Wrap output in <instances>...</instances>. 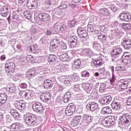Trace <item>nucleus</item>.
Returning <instances> with one entry per match:
<instances>
[{"mask_svg":"<svg viewBox=\"0 0 131 131\" xmlns=\"http://www.w3.org/2000/svg\"><path fill=\"white\" fill-rule=\"evenodd\" d=\"M80 86H81V85H80L79 84H74V91H75V92H80L81 90L80 89Z\"/></svg>","mask_w":131,"mask_h":131,"instance_id":"6e6d98bb","label":"nucleus"},{"mask_svg":"<svg viewBox=\"0 0 131 131\" xmlns=\"http://www.w3.org/2000/svg\"><path fill=\"white\" fill-rule=\"evenodd\" d=\"M85 55L87 57L91 58V57H93V56L95 55V53L93 52V51L91 50V49H87L85 50Z\"/></svg>","mask_w":131,"mask_h":131,"instance_id":"c9c22d12","label":"nucleus"},{"mask_svg":"<svg viewBox=\"0 0 131 131\" xmlns=\"http://www.w3.org/2000/svg\"><path fill=\"white\" fill-rule=\"evenodd\" d=\"M127 105L128 106L131 105V96H129L127 99Z\"/></svg>","mask_w":131,"mask_h":131,"instance_id":"774afa93","label":"nucleus"},{"mask_svg":"<svg viewBox=\"0 0 131 131\" xmlns=\"http://www.w3.org/2000/svg\"><path fill=\"white\" fill-rule=\"evenodd\" d=\"M23 95H24V98H25L26 100H29V99L32 98V92L31 91L24 92Z\"/></svg>","mask_w":131,"mask_h":131,"instance_id":"c85d7f7f","label":"nucleus"},{"mask_svg":"<svg viewBox=\"0 0 131 131\" xmlns=\"http://www.w3.org/2000/svg\"><path fill=\"white\" fill-rule=\"evenodd\" d=\"M90 75H91V71L90 70H84L81 72L82 77L88 78V77H90Z\"/></svg>","mask_w":131,"mask_h":131,"instance_id":"58836bf2","label":"nucleus"},{"mask_svg":"<svg viewBox=\"0 0 131 131\" xmlns=\"http://www.w3.org/2000/svg\"><path fill=\"white\" fill-rule=\"evenodd\" d=\"M78 36L81 38H85L88 36V33H78Z\"/></svg>","mask_w":131,"mask_h":131,"instance_id":"e2e57ef3","label":"nucleus"},{"mask_svg":"<svg viewBox=\"0 0 131 131\" xmlns=\"http://www.w3.org/2000/svg\"><path fill=\"white\" fill-rule=\"evenodd\" d=\"M121 45L125 50H129L131 48V40L130 39H124Z\"/></svg>","mask_w":131,"mask_h":131,"instance_id":"dca6fc26","label":"nucleus"},{"mask_svg":"<svg viewBox=\"0 0 131 131\" xmlns=\"http://www.w3.org/2000/svg\"><path fill=\"white\" fill-rule=\"evenodd\" d=\"M92 128H93V129H95V130L101 129L102 127H101V124H100L99 123L94 124L92 126Z\"/></svg>","mask_w":131,"mask_h":131,"instance_id":"37998d69","label":"nucleus"},{"mask_svg":"<svg viewBox=\"0 0 131 131\" xmlns=\"http://www.w3.org/2000/svg\"><path fill=\"white\" fill-rule=\"evenodd\" d=\"M15 67H16L15 63L12 61H8L5 63V71L8 75H13L14 74Z\"/></svg>","mask_w":131,"mask_h":131,"instance_id":"39448f33","label":"nucleus"},{"mask_svg":"<svg viewBox=\"0 0 131 131\" xmlns=\"http://www.w3.org/2000/svg\"><path fill=\"white\" fill-rule=\"evenodd\" d=\"M111 107L114 111H119V110L121 109V104L113 101L111 104Z\"/></svg>","mask_w":131,"mask_h":131,"instance_id":"a878e982","label":"nucleus"},{"mask_svg":"<svg viewBox=\"0 0 131 131\" xmlns=\"http://www.w3.org/2000/svg\"><path fill=\"white\" fill-rule=\"evenodd\" d=\"M1 11H2V14H4V16H6L9 9H8V7L3 6L1 8Z\"/></svg>","mask_w":131,"mask_h":131,"instance_id":"a18cd8bd","label":"nucleus"},{"mask_svg":"<svg viewBox=\"0 0 131 131\" xmlns=\"http://www.w3.org/2000/svg\"><path fill=\"white\" fill-rule=\"evenodd\" d=\"M56 41H58L56 43H54L52 45V49L54 52H56V50H58V46L60 45V42H59V39H55Z\"/></svg>","mask_w":131,"mask_h":131,"instance_id":"a19ab883","label":"nucleus"},{"mask_svg":"<svg viewBox=\"0 0 131 131\" xmlns=\"http://www.w3.org/2000/svg\"><path fill=\"white\" fill-rule=\"evenodd\" d=\"M74 66L75 68L78 69V68H80V66H81V60L79 59H77L74 60Z\"/></svg>","mask_w":131,"mask_h":131,"instance_id":"4c0bfd02","label":"nucleus"},{"mask_svg":"<svg viewBox=\"0 0 131 131\" xmlns=\"http://www.w3.org/2000/svg\"><path fill=\"white\" fill-rule=\"evenodd\" d=\"M99 107V104L95 102H89L86 105L87 110L95 111Z\"/></svg>","mask_w":131,"mask_h":131,"instance_id":"f8f14e48","label":"nucleus"},{"mask_svg":"<svg viewBox=\"0 0 131 131\" xmlns=\"http://www.w3.org/2000/svg\"><path fill=\"white\" fill-rule=\"evenodd\" d=\"M76 108V106H75V105L73 103L70 104L66 108V109L64 110V111H63V113H65L66 115H68V116H70L73 114L74 112H75V108Z\"/></svg>","mask_w":131,"mask_h":131,"instance_id":"1a4fd4ad","label":"nucleus"},{"mask_svg":"<svg viewBox=\"0 0 131 131\" xmlns=\"http://www.w3.org/2000/svg\"><path fill=\"white\" fill-rule=\"evenodd\" d=\"M71 100V92H68L63 96L62 101L64 103H68Z\"/></svg>","mask_w":131,"mask_h":131,"instance_id":"b1692460","label":"nucleus"},{"mask_svg":"<svg viewBox=\"0 0 131 131\" xmlns=\"http://www.w3.org/2000/svg\"><path fill=\"white\" fill-rule=\"evenodd\" d=\"M26 122L28 125H35L37 124V116L33 114H29L27 115Z\"/></svg>","mask_w":131,"mask_h":131,"instance_id":"20e7f679","label":"nucleus"},{"mask_svg":"<svg viewBox=\"0 0 131 131\" xmlns=\"http://www.w3.org/2000/svg\"><path fill=\"white\" fill-rule=\"evenodd\" d=\"M80 120H81V116L78 115L73 117L72 121H71V125L73 127L75 126H77L78 124H79V122H80Z\"/></svg>","mask_w":131,"mask_h":131,"instance_id":"4468645a","label":"nucleus"},{"mask_svg":"<svg viewBox=\"0 0 131 131\" xmlns=\"http://www.w3.org/2000/svg\"><path fill=\"white\" fill-rule=\"evenodd\" d=\"M24 15L27 19H30L31 18V13H30V11H29L24 12Z\"/></svg>","mask_w":131,"mask_h":131,"instance_id":"3c124183","label":"nucleus"},{"mask_svg":"<svg viewBox=\"0 0 131 131\" xmlns=\"http://www.w3.org/2000/svg\"><path fill=\"white\" fill-rule=\"evenodd\" d=\"M93 63L95 67L99 68L101 67V66H102V65L103 64V59H99L94 60Z\"/></svg>","mask_w":131,"mask_h":131,"instance_id":"cd10ccee","label":"nucleus"},{"mask_svg":"<svg viewBox=\"0 0 131 131\" xmlns=\"http://www.w3.org/2000/svg\"><path fill=\"white\" fill-rule=\"evenodd\" d=\"M93 48L94 50L97 51V52H101L103 49L102 45L98 42H94L93 45Z\"/></svg>","mask_w":131,"mask_h":131,"instance_id":"bb28decb","label":"nucleus"},{"mask_svg":"<svg viewBox=\"0 0 131 131\" xmlns=\"http://www.w3.org/2000/svg\"><path fill=\"white\" fill-rule=\"evenodd\" d=\"M6 91L10 93V94H15L16 91H17V88L15 85H12V86H8Z\"/></svg>","mask_w":131,"mask_h":131,"instance_id":"473e14b6","label":"nucleus"},{"mask_svg":"<svg viewBox=\"0 0 131 131\" xmlns=\"http://www.w3.org/2000/svg\"><path fill=\"white\" fill-rule=\"evenodd\" d=\"M123 28L124 30H130L131 29V25L129 24H123Z\"/></svg>","mask_w":131,"mask_h":131,"instance_id":"09e8293b","label":"nucleus"},{"mask_svg":"<svg viewBox=\"0 0 131 131\" xmlns=\"http://www.w3.org/2000/svg\"><path fill=\"white\" fill-rule=\"evenodd\" d=\"M27 7L29 10H33L37 8V2L36 1L28 0Z\"/></svg>","mask_w":131,"mask_h":131,"instance_id":"2eb2a0df","label":"nucleus"},{"mask_svg":"<svg viewBox=\"0 0 131 131\" xmlns=\"http://www.w3.org/2000/svg\"><path fill=\"white\" fill-rule=\"evenodd\" d=\"M64 83L67 86L73 84L72 83V80H71V78L69 77V78H67V79L64 81Z\"/></svg>","mask_w":131,"mask_h":131,"instance_id":"79ce46f5","label":"nucleus"},{"mask_svg":"<svg viewBox=\"0 0 131 131\" xmlns=\"http://www.w3.org/2000/svg\"><path fill=\"white\" fill-rule=\"evenodd\" d=\"M86 31L83 28L79 27L77 29V33H85Z\"/></svg>","mask_w":131,"mask_h":131,"instance_id":"680f3d73","label":"nucleus"},{"mask_svg":"<svg viewBox=\"0 0 131 131\" xmlns=\"http://www.w3.org/2000/svg\"><path fill=\"white\" fill-rule=\"evenodd\" d=\"M11 131H19L21 129V124L19 122L13 123L10 126Z\"/></svg>","mask_w":131,"mask_h":131,"instance_id":"412c9836","label":"nucleus"},{"mask_svg":"<svg viewBox=\"0 0 131 131\" xmlns=\"http://www.w3.org/2000/svg\"><path fill=\"white\" fill-rule=\"evenodd\" d=\"M124 64L126 66H127V67H129L131 68V60H130L127 62L125 61V63Z\"/></svg>","mask_w":131,"mask_h":131,"instance_id":"338daca9","label":"nucleus"},{"mask_svg":"<svg viewBox=\"0 0 131 131\" xmlns=\"http://www.w3.org/2000/svg\"><path fill=\"white\" fill-rule=\"evenodd\" d=\"M37 79L39 82H40L41 84H44L45 81H46V79L44 77H38Z\"/></svg>","mask_w":131,"mask_h":131,"instance_id":"5fc2aeb1","label":"nucleus"},{"mask_svg":"<svg viewBox=\"0 0 131 131\" xmlns=\"http://www.w3.org/2000/svg\"><path fill=\"white\" fill-rule=\"evenodd\" d=\"M72 54H75L76 55H80L82 53V49L73 50H72Z\"/></svg>","mask_w":131,"mask_h":131,"instance_id":"c03bdc74","label":"nucleus"},{"mask_svg":"<svg viewBox=\"0 0 131 131\" xmlns=\"http://www.w3.org/2000/svg\"><path fill=\"white\" fill-rule=\"evenodd\" d=\"M95 26H96V25L93 21H89L88 25V27L89 28H90V29H94L95 28Z\"/></svg>","mask_w":131,"mask_h":131,"instance_id":"864d4df0","label":"nucleus"},{"mask_svg":"<svg viewBox=\"0 0 131 131\" xmlns=\"http://www.w3.org/2000/svg\"><path fill=\"white\" fill-rule=\"evenodd\" d=\"M59 59L61 61H68L69 59L68 53H62L61 55H59Z\"/></svg>","mask_w":131,"mask_h":131,"instance_id":"e433bc0d","label":"nucleus"},{"mask_svg":"<svg viewBox=\"0 0 131 131\" xmlns=\"http://www.w3.org/2000/svg\"><path fill=\"white\" fill-rule=\"evenodd\" d=\"M44 88L45 89H47V90H51L53 86L54 85V83H53V81L51 80H46L44 82Z\"/></svg>","mask_w":131,"mask_h":131,"instance_id":"5701e85b","label":"nucleus"},{"mask_svg":"<svg viewBox=\"0 0 131 131\" xmlns=\"http://www.w3.org/2000/svg\"><path fill=\"white\" fill-rule=\"evenodd\" d=\"M99 13L101 15L103 16H110V12L107 8L100 9L99 10Z\"/></svg>","mask_w":131,"mask_h":131,"instance_id":"7c9ffc66","label":"nucleus"},{"mask_svg":"<svg viewBox=\"0 0 131 131\" xmlns=\"http://www.w3.org/2000/svg\"><path fill=\"white\" fill-rule=\"evenodd\" d=\"M75 25H76V21H75V20H72L69 22V26L71 27V28L75 27Z\"/></svg>","mask_w":131,"mask_h":131,"instance_id":"8fccbe9b","label":"nucleus"},{"mask_svg":"<svg viewBox=\"0 0 131 131\" xmlns=\"http://www.w3.org/2000/svg\"><path fill=\"white\" fill-rule=\"evenodd\" d=\"M117 85L118 86L119 92H123L124 90L127 89V86H128V81L124 80L117 81Z\"/></svg>","mask_w":131,"mask_h":131,"instance_id":"423d86ee","label":"nucleus"},{"mask_svg":"<svg viewBox=\"0 0 131 131\" xmlns=\"http://www.w3.org/2000/svg\"><path fill=\"white\" fill-rule=\"evenodd\" d=\"M69 77L71 78L73 84H74V82H77V81H79V80H80V78H79V77L75 75H70L69 76Z\"/></svg>","mask_w":131,"mask_h":131,"instance_id":"f704fd0d","label":"nucleus"},{"mask_svg":"<svg viewBox=\"0 0 131 131\" xmlns=\"http://www.w3.org/2000/svg\"><path fill=\"white\" fill-rule=\"evenodd\" d=\"M111 84H114L115 81H116V78H115V75H112V77L110 79Z\"/></svg>","mask_w":131,"mask_h":131,"instance_id":"052dcab7","label":"nucleus"},{"mask_svg":"<svg viewBox=\"0 0 131 131\" xmlns=\"http://www.w3.org/2000/svg\"><path fill=\"white\" fill-rule=\"evenodd\" d=\"M111 10H112L113 12H116V11H117L118 9L117 8V7H116V6H115V5H112L111 7Z\"/></svg>","mask_w":131,"mask_h":131,"instance_id":"0e129e2a","label":"nucleus"},{"mask_svg":"<svg viewBox=\"0 0 131 131\" xmlns=\"http://www.w3.org/2000/svg\"><path fill=\"white\" fill-rule=\"evenodd\" d=\"M41 19L44 22H47V21H49L50 20L51 16H50V14L47 13H42L40 14Z\"/></svg>","mask_w":131,"mask_h":131,"instance_id":"c756f323","label":"nucleus"},{"mask_svg":"<svg viewBox=\"0 0 131 131\" xmlns=\"http://www.w3.org/2000/svg\"><path fill=\"white\" fill-rule=\"evenodd\" d=\"M68 45L71 49H74V48H76L78 47L79 44L77 42V37L76 36H73L68 39Z\"/></svg>","mask_w":131,"mask_h":131,"instance_id":"6e6552de","label":"nucleus"},{"mask_svg":"<svg viewBox=\"0 0 131 131\" xmlns=\"http://www.w3.org/2000/svg\"><path fill=\"white\" fill-rule=\"evenodd\" d=\"M26 59L27 62H33V56L32 55H27Z\"/></svg>","mask_w":131,"mask_h":131,"instance_id":"4d7b16f0","label":"nucleus"},{"mask_svg":"<svg viewBox=\"0 0 131 131\" xmlns=\"http://www.w3.org/2000/svg\"><path fill=\"white\" fill-rule=\"evenodd\" d=\"M116 120H117V116H110L104 119L102 124L104 127L109 128V127H111V125H114Z\"/></svg>","mask_w":131,"mask_h":131,"instance_id":"f03ea898","label":"nucleus"},{"mask_svg":"<svg viewBox=\"0 0 131 131\" xmlns=\"http://www.w3.org/2000/svg\"><path fill=\"white\" fill-rule=\"evenodd\" d=\"M8 100V96L5 93H0V107H3L4 104H6Z\"/></svg>","mask_w":131,"mask_h":131,"instance_id":"aec40b11","label":"nucleus"},{"mask_svg":"<svg viewBox=\"0 0 131 131\" xmlns=\"http://www.w3.org/2000/svg\"><path fill=\"white\" fill-rule=\"evenodd\" d=\"M120 19L122 21H125L126 22H129L130 21V15L125 13L124 12H122L120 14Z\"/></svg>","mask_w":131,"mask_h":131,"instance_id":"a211bd4d","label":"nucleus"},{"mask_svg":"<svg viewBox=\"0 0 131 131\" xmlns=\"http://www.w3.org/2000/svg\"><path fill=\"white\" fill-rule=\"evenodd\" d=\"M122 48H121L119 46L114 47L111 53L112 57V61H113V62H116L118 61L117 58L122 54Z\"/></svg>","mask_w":131,"mask_h":131,"instance_id":"7ed1b4c3","label":"nucleus"},{"mask_svg":"<svg viewBox=\"0 0 131 131\" xmlns=\"http://www.w3.org/2000/svg\"><path fill=\"white\" fill-rule=\"evenodd\" d=\"M123 60H122V62L124 64L126 62H128V61L130 60V56H125V57H123Z\"/></svg>","mask_w":131,"mask_h":131,"instance_id":"13d9d810","label":"nucleus"},{"mask_svg":"<svg viewBox=\"0 0 131 131\" xmlns=\"http://www.w3.org/2000/svg\"><path fill=\"white\" fill-rule=\"evenodd\" d=\"M119 125L121 127H127L130 122L131 115L128 113L124 114L119 116Z\"/></svg>","mask_w":131,"mask_h":131,"instance_id":"f257e3e1","label":"nucleus"},{"mask_svg":"<svg viewBox=\"0 0 131 131\" xmlns=\"http://www.w3.org/2000/svg\"><path fill=\"white\" fill-rule=\"evenodd\" d=\"M60 23H56L55 24L54 27V30L55 32H59V33H61L60 32Z\"/></svg>","mask_w":131,"mask_h":131,"instance_id":"ea45409f","label":"nucleus"},{"mask_svg":"<svg viewBox=\"0 0 131 131\" xmlns=\"http://www.w3.org/2000/svg\"><path fill=\"white\" fill-rule=\"evenodd\" d=\"M116 71H125L126 69L125 67H123V66H117L115 68Z\"/></svg>","mask_w":131,"mask_h":131,"instance_id":"603ef678","label":"nucleus"},{"mask_svg":"<svg viewBox=\"0 0 131 131\" xmlns=\"http://www.w3.org/2000/svg\"><path fill=\"white\" fill-rule=\"evenodd\" d=\"M40 98L42 102L46 103L49 100H51V94L50 93H42L40 96Z\"/></svg>","mask_w":131,"mask_h":131,"instance_id":"6ab92c4d","label":"nucleus"},{"mask_svg":"<svg viewBox=\"0 0 131 131\" xmlns=\"http://www.w3.org/2000/svg\"><path fill=\"white\" fill-rule=\"evenodd\" d=\"M112 101V97L111 95H109L103 97L100 101V103L101 105H108V104H110Z\"/></svg>","mask_w":131,"mask_h":131,"instance_id":"f3484780","label":"nucleus"},{"mask_svg":"<svg viewBox=\"0 0 131 131\" xmlns=\"http://www.w3.org/2000/svg\"><path fill=\"white\" fill-rule=\"evenodd\" d=\"M36 72V71L34 69H31L30 70H29L27 75L30 78H32V77H34L35 76Z\"/></svg>","mask_w":131,"mask_h":131,"instance_id":"72a5a7b5","label":"nucleus"},{"mask_svg":"<svg viewBox=\"0 0 131 131\" xmlns=\"http://www.w3.org/2000/svg\"><path fill=\"white\" fill-rule=\"evenodd\" d=\"M60 72H64V67L61 64L57 66L54 68V73H60Z\"/></svg>","mask_w":131,"mask_h":131,"instance_id":"2f4dec72","label":"nucleus"},{"mask_svg":"<svg viewBox=\"0 0 131 131\" xmlns=\"http://www.w3.org/2000/svg\"><path fill=\"white\" fill-rule=\"evenodd\" d=\"M14 106L16 109H18V110L23 111V110H24L26 107V102L23 100L16 101H15Z\"/></svg>","mask_w":131,"mask_h":131,"instance_id":"9d476101","label":"nucleus"},{"mask_svg":"<svg viewBox=\"0 0 131 131\" xmlns=\"http://www.w3.org/2000/svg\"><path fill=\"white\" fill-rule=\"evenodd\" d=\"M18 88L21 90H26L28 88V85L26 83H21L18 85Z\"/></svg>","mask_w":131,"mask_h":131,"instance_id":"de8ad7c7","label":"nucleus"},{"mask_svg":"<svg viewBox=\"0 0 131 131\" xmlns=\"http://www.w3.org/2000/svg\"><path fill=\"white\" fill-rule=\"evenodd\" d=\"M81 87L87 94L93 95V87L90 84L84 83L81 84Z\"/></svg>","mask_w":131,"mask_h":131,"instance_id":"ddd939ff","label":"nucleus"},{"mask_svg":"<svg viewBox=\"0 0 131 131\" xmlns=\"http://www.w3.org/2000/svg\"><path fill=\"white\" fill-rule=\"evenodd\" d=\"M48 61L50 64H54L57 61V56L55 54H50L48 58Z\"/></svg>","mask_w":131,"mask_h":131,"instance_id":"393cba45","label":"nucleus"},{"mask_svg":"<svg viewBox=\"0 0 131 131\" xmlns=\"http://www.w3.org/2000/svg\"><path fill=\"white\" fill-rule=\"evenodd\" d=\"M94 120V117L88 115L84 114L82 116V120L81 122V125L82 126H86V125H89L92 121Z\"/></svg>","mask_w":131,"mask_h":131,"instance_id":"0eeeda50","label":"nucleus"},{"mask_svg":"<svg viewBox=\"0 0 131 131\" xmlns=\"http://www.w3.org/2000/svg\"><path fill=\"white\" fill-rule=\"evenodd\" d=\"M39 43L41 45V46H44V45H46L47 43V40H46L45 38L42 37L39 41Z\"/></svg>","mask_w":131,"mask_h":131,"instance_id":"bf43d9fd","label":"nucleus"},{"mask_svg":"<svg viewBox=\"0 0 131 131\" xmlns=\"http://www.w3.org/2000/svg\"><path fill=\"white\" fill-rule=\"evenodd\" d=\"M106 84L101 83L100 84V86L99 88L100 93H103L104 91L106 90Z\"/></svg>","mask_w":131,"mask_h":131,"instance_id":"49530a36","label":"nucleus"},{"mask_svg":"<svg viewBox=\"0 0 131 131\" xmlns=\"http://www.w3.org/2000/svg\"><path fill=\"white\" fill-rule=\"evenodd\" d=\"M32 108L33 111L37 113H42L43 111V106L40 102H36L33 104Z\"/></svg>","mask_w":131,"mask_h":131,"instance_id":"9b49d317","label":"nucleus"},{"mask_svg":"<svg viewBox=\"0 0 131 131\" xmlns=\"http://www.w3.org/2000/svg\"><path fill=\"white\" fill-rule=\"evenodd\" d=\"M66 30V25H63L62 27H61L60 25V33L61 32H64Z\"/></svg>","mask_w":131,"mask_h":131,"instance_id":"69168bd1","label":"nucleus"},{"mask_svg":"<svg viewBox=\"0 0 131 131\" xmlns=\"http://www.w3.org/2000/svg\"><path fill=\"white\" fill-rule=\"evenodd\" d=\"M101 113L103 115H108V114H112V110L109 106H105L101 109Z\"/></svg>","mask_w":131,"mask_h":131,"instance_id":"4be33fe9","label":"nucleus"}]
</instances>
